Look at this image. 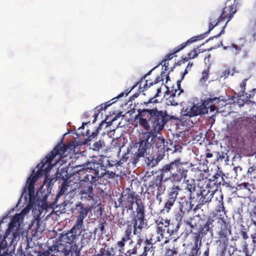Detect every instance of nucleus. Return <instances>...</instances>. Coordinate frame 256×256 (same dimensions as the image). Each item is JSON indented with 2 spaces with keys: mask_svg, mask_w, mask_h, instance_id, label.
<instances>
[{
  "mask_svg": "<svg viewBox=\"0 0 256 256\" xmlns=\"http://www.w3.org/2000/svg\"><path fill=\"white\" fill-rule=\"evenodd\" d=\"M184 162L179 158L164 165L159 170L166 177L165 181H170L174 184L180 182L187 176L188 170L184 167Z\"/></svg>",
  "mask_w": 256,
  "mask_h": 256,
  "instance_id": "f257e3e1",
  "label": "nucleus"
},
{
  "mask_svg": "<svg viewBox=\"0 0 256 256\" xmlns=\"http://www.w3.org/2000/svg\"><path fill=\"white\" fill-rule=\"evenodd\" d=\"M68 147V146L65 144L62 146L58 144L38 164L40 168L37 170L36 173L34 174V171L30 178H32L33 180L36 178L37 180L42 176H46L54 166L52 164V160L56 156H58V159L60 158L66 152Z\"/></svg>",
  "mask_w": 256,
  "mask_h": 256,
  "instance_id": "f03ea898",
  "label": "nucleus"
},
{
  "mask_svg": "<svg viewBox=\"0 0 256 256\" xmlns=\"http://www.w3.org/2000/svg\"><path fill=\"white\" fill-rule=\"evenodd\" d=\"M147 110L143 111L141 115L150 116L152 130L154 132L161 131L168 122L175 119L174 116H170L166 110H158L156 108H147Z\"/></svg>",
  "mask_w": 256,
  "mask_h": 256,
  "instance_id": "7ed1b4c3",
  "label": "nucleus"
},
{
  "mask_svg": "<svg viewBox=\"0 0 256 256\" xmlns=\"http://www.w3.org/2000/svg\"><path fill=\"white\" fill-rule=\"evenodd\" d=\"M74 168H77V172H82L84 171L85 175L84 179L81 180L83 184L84 182L86 183L90 182L94 183L98 180V177H100V169H102V166H98L97 162H91L88 164H80L78 163L72 166Z\"/></svg>",
  "mask_w": 256,
  "mask_h": 256,
  "instance_id": "20e7f679",
  "label": "nucleus"
},
{
  "mask_svg": "<svg viewBox=\"0 0 256 256\" xmlns=\"http://www.w3.org/2000/svg\"><path fill=\"white\" fill-rule=\"evenodd\" d=\"M151 136L152 132H142L138 142V152L133 154L132 160H130V162L136 164L139 162L140 158L147 156L148 152L149 153L150 150L152 148V143L150 142Z\"/></svg>",
  "mask_w": 256,
  "mask_h": 256,
  "instance_id": "39448f33",
  "label": "nucleus"
},
{
  "mask_svg": "<svg viewBox=\"0 0 256 256\" xmlns=\"http://www.w3.org/2000/svg\"><path fill=\"white\" fill-rule=\"evenodd\" d=\"M59 254H62L63 256H77V254H73L68 245L60 237L52 246L48 247L47 250L39 252L37 256H58Z\"/></svg>",
  "mask_w": 256,
  "mask_h": 256,
  "instance_id": "423d86ee",
  "label": "nucleus"
},
{
  "mask_svg": "<svg viewBox=\"0 0 256 256\" xmlns=\"http://www.w3.org/2000/svg\"><path fill=\"white\" fill-rule=\"evenodd\" d=\"M218 224V226L216 230V242L219 246H228L229 236L232 234V227L230 223L223 218H220Z\"/></svg>",
  "mask_w": 256,
  "mask_h": 256,
  "instance_id": "0eeeda50",
  "label": "nucleus"
},
{
  "mask_svg": "<svg viewBox=\"0 0 256 256\" xmlns=\"http://www.w3.org/2000/svg\"><path fill=\"white\" fill-rule=\"evenodd\" d=\"M84 218H77L73 227L69 232L62 234L60 236L62 240H64L65 242L68 245V246L72 249L73 254H77V256L79 254V251L78 250L77 245L74 243V240L76 238L78 230L82 228L84 226Z\"/></svg>",
  "mask_w": 256,
  "mask_h": 256,
  "instance_id": "6e6552de",
  "label": "nucleus"
},
{
  "mask_svg": "<svg viewBox=\"0 0 256 256\" xmlns=\"http://www.w3.org/2000/svg\"><path fill=\"white\" fill-rule=\"evenodd\" d=\"M162 63H159L157 66H154L153 68H152L150 70L148 73H146L145 75H144L140 80L136 84L134 85L132 87L130 88V90L132 91L133 89H134L138 84H139V90L140 92H143L144 90L147 89L148 88L150 87L154 84H156L162 81H164V78L166 79V83L168 82V80H170V78L169 75L168 74H166L164 72H162L160 74V76L157 77L154 81H152V80H146V78L148 76L150 75L152 72L156 68H158L159 66H160Z\"/></svg>",
  "mask_w": 256,
  "mask_h": 256,
  "instance_id": "1a4fd4ad",
  "label": "nucleus"
},
{
  "mask_svg": "<svg viewBox=\"0 0 256 256\" xmlns=\"http://www.w3.org/2000/svg\"><path fill=\"white\" fill-rule=\"evenodd\" d=\"M137 195L135 192L132 191L130 188H127L123 192L118 198V206L127 210H131L133 209L134 202H136Z\"/></svg>",
  "mask_w": 256,
  "mask_h": 256,
  "instance_id": "9d476101",
  "label": "nucleus"
},
{
  "mask_svg": "<svg viewBox=\"0 0 256 256\" xmlns=\"http://www.w3.org/2000/svg\"><path fill=\"white\" fill-rule=\"evenodd\" d=\"M236 6L234 4L231 6H226L222 10V13L218 17V21L222 22L226 20L224 25L222 26V28L218 34L216 36H211L209 38L206 42L213 40L214 38H216L220 36L224 32V28L226 26L227 23L232 18L234 14L236 12Z\"/></svg>",
  "mask_w": 256,
  "mask_h": 256,
  "instance_id": "9b49d317",
  "label": "nucleus"
},
{
  "mask_svg": "<svg viewBox=\"0 0 256 256\" xmlns=\"http://www.w3.org/2000/svg\"><path fill=\"white\" fill-rule=\"evenodd\" d=\"M207 113L206 108L202 104L200 106L194 104L188 110L187 108L184 111L182 112L180 115V119L184 120L187 118L198 116V115H202Z\"/></svg>",
  "mask_w": 256,
  "mask_h": 256,
  "instance_id": "f8f14e48",
  "label": "nucleus"
},
{
  "mask_svg": "<svg viewBox=\"0 0 256 256\" xmlns=\"http://www.w3.org/2000/svg\"><path fill=\"white\" fill-rule=\"evenodd\" d=\"M56 176L58 179L62 180L60 189L56 196V198H58L60 196L67 192L68 188L70 186L69 184L71 182L70 180L71 176L68 174V170L66 168H61L60 170H58Z\"/></svg>",
  "mask_w": 256,
  "mask_h": 256,
  "instance_id": "ddd939ff",
  "label": "nucleus"
},
{
  "mask_svg": "<svg viewBox=\"0 0 256 256\" xmlns=\"http://www.w3.org/2000/svg\"><path fill=\"white\" fill-rule=\"evenodd\" d=\"M182 188L179 186L173 184L168 192V198L164 204V210L168 212L171 208L174 206L177 199L178 192L181 191Z\"/></svg>",
  "mask_w": 256,
  "mask_h": 256,
  "instance_id": "4468645a",
  "label": "nucleus"
},
{
  "mask_svg": "<svg viewBox=\"0 0 256 256\" xmlns=\"http://www.w3.org/2000/svg\"><path fill=\"white\" fill-rule=\"evenodd\" d=\"M250 124V118L245 116H240L234 121L232 130L234 134H240L242 131L246 130Z\"/></svg>",
  "mask_w": 256,
  "mask_h": 256,
  "instance_id": "2eb2a0df",
  "label": "nucleus"
},
{
  "mask_svg": "<svg viewBox=\"0 0 256 256\" xmlns=\"http://www.w3.org/2000/svg\"><path fill=\"white\" fill-rule=\"evenodd\" d=\"M181 80H178L176 82V86H172L170 88L166 86V93L167 94H170V98L168 102V104H170L172 106L178 105V102L174 99L176 96H178L182 92H183V90L180 88Z\"/></svg>",
  "mask_w": 256,
  "mask_h": 256,
  "instance_id": "dca6fc26",
  "label": "nucleus"
},
{
  "mask_svg": "<svg viewBox=\"0 0 256 256\" xmlns=\"http://www.w3.org/2000/svg\"><path fill=\"white\" fill-rule=\"evenodd\" d=\"M214 192V189H210L206 186V189L202 190L200 194H198V204L194 209L200 208L202 206L210 202Z\"/></svg>",
  "mask_w": 256,
  "mask_h": 256,
  "instance_id": "f3484780",
  "label": "nucleus"
},
{
  "mask_svg": "<svg viewBox=\"0 0 256 256\" xmlns=\"http://www.w3.org/2000/svg\"><path fill=\"white\" fill-rule=\"evenodd\" d=\"M130 90H126L125 92H121L120 94H119L117 96L111 100H109L108 102H106L104 104H102L100 106H97L94 108V116H95V118L98 116V114L102 110H104L106 109V108L111 106L112 104L116 102L118 99L121 98L123 97L124 95L126 96L130 92ZM96 118L94 120V122Z\"/></svg>",
  "mask_w": 256,
  "mask_h": 256,
  "instance_id": "a211bd4d",
  "label": "nucleus"
},
{
  "mask_svg": "<svg viewBox=\"0 0 256 256\" xmlns=\"http://www.w3.org/2000/svg\"><path fill=\"white\" fill-rule=\"evenodd\" d=\"M150 142L152 143V146L154 144L160 154H162L164 156L166 151L168 150V148L165 147V140L161 134L158 136L157 134H152Z\"/></svg>",
  "mask_w": 256,
  "mask_h": 256,
  "instance_id": "6ab92c4d",
  "label": "nucleus"
},
{
  "mask_svg": "<svg viewBox=\"0 0 256 256\" xmlns=\"http://www.w3.org/2000/svg\"><path fill=\"white\" fill-rule=\"evenodd\" d=\"M144 110H148L147 108H139L138 110V114L135 116V120H138L140 124L146 130H152V125L150 122V116L148 117V119L147 120L146 116L141 115V113Z\"/></svg>",
  "mask_w": 256,
  "mask_h": 256,
  "instance_id": "aec40b11",
  "label": "nucleus"
},
{
  "mask_svg": "<svg viewBox=\"0 0 256 256\" xmlns=\"http://www.w3.org/2000/svg\"><path fill=\"white\" fill-rule=\"evenodd\" d=\"M130 224L133 226V234L136 235L141 233L142 228L147 226V222L145 217L132 218Z\"/></svg>",
  "mask_w": 256,
  "mask_h": 256,
  "instance_id": "412c9836",
  "label": "nucleus"
},
{
  "mask_svg": "<svg viewBox=\"0 0 256 256\" xmlns=\"http://www.w3.org/2000/svg\"><path fill=\"white\" fill-rule=\"evenodd\" d=\"M166 177L164 174L160 172V174L155 177V186L156 188V197L158 198V196L162 195L166 190V186L164 182H166L164 180Z\"/></svg>",
  "mask_w": 256,
  "mask_h": 256,
  "instance_id": "4be33fe9",
  "label": "nucleus"
},
{
  "mask_svg": "<svg viewBox=\"0 0 256 256\" xmlns=\"http://www.w3.org/2000/svg\"><path fill=\"white\" fill-rule=\"evenodd\" d=\"M91 210V207L85 208L81 202H79L75 205L73 212L76 218L84 219Z\"/></svg>",
  "mask_w": 256,
  "mask_h": 256,
  "instance_id": "5701e85b",
  "label": "nucleus"
},
{
  "mask_svg": "<svg viewBox=\"0 0 256 256\" xmlns=\"http://www.w3.org/2000/svg\"><path fill=\"white\" fill-rule=\"evenodd\" d=\"M223 181L222 185H224V181L222 176H221L219 174H216L212 178L209 180L208 183L206 184L208 188L210 189H214L215 192L218 190L222 182Z\"/></svg>",
  "mask_w": 256,
  "mask_h": 256,
  "instance_id": "b1692460",
  "label": "nucleus"
},
{
  "mask_svg": "<svg viewBox=\"0 0 256 256\" xmlns=\"http://www.w3.org/2000/svg\"><path fill=\"white\" fill-rule=\"evenodd\" d=\"M164 223L165 225L164 227L167 228V233L169 234L170 236L176 235L182 224V222L175 220H172V222L170 223V220H166Z\"/></svg>",
  "mask_w": 256,
  "mask_h": 256,
  "instance_id": "393cba45",
  "label": "nucleus"
},
{
  "mask_svg": "<svg viewBox=\"0 0 256 256\" xmlns=\"http://www.w3.org/2000/svg\"><path fill=\"white\" fill-rule=\"evenodd\" d=\"M18 234L16 232L6 230L4 238L0 242L6 248L10 246L16 240Z\"/></svg>",
  "mask_w": 256,
  "mask_h": 256,
  "instance_id": "a878e982",
  "label": "nucleus"
},
{
  "mask_svg": "<svg viewBox=\"0 0 256 256\" xmlns=\"http://www.w3.org/2000/svg\"><path fill=\"white\" fill-rule=\"evenodd\" d=\"M20 215L16 214L12 217L11 222L9 224L7 230L10 232H16L18 234V230L20 228Z\"/></svg>",
  "mask_w": 256,
  "mask_h": 256,
  "instance_id": "bb28decb",
  "label": "nucleus"
},
{
  "mask_svg": "<svg viewBox=\"0 0 256 256\" xmlns=\"http://www.w3.org/2000/svg\"><path fill=\"white\" fill-rule=\"evenodd\" d=\"M152 238H146V241L144 242V245L142 246L144 249V252L140 255V256H146L148 254V252H152L154 251V243L152 242Z\"/></svg>",
  "mask_w": 256,
  "mask_h": 256,
  "instance_id": "cd10ccee",
  "label": "nucleus"
},
{
  "mask_svg": "<svg viewBox=\"0 0 256 256\" xmlns=\"http://www.w3.org/2000/svg\"><path fill=\"white\" fill-rule=\"evenodd\" d=\"M163 156L159 154L156 158L154 156H148L145 161L148 168H154L162 159Z\"/></svg>",
  "mask_w": 256,
  "mask_h": 256,
  "instance_id": "c85d7f7f",
  "label": "nucleus"
},
{
  "mask_svg": "<svg viewBox=\"0 0 256 256\" xmlns=\"http://www.w3.org/2000/svg\"><path fill=\"white\" fill-rule=\"evenodd\" d=\"M145 206L144 204L142 203H138L136 202V210L133 213L132 218H142L143 217H145Z\"/></svg>",
  "mask_w": 256,
  "mask_h": 256,
  "instance_id": "c756f323",
  "label": "nucleus"
},
{
  "mask_svg": "<svg viewBox=\"0 0 256 256\" xmlns=\"http://www.w3.org/2000/svg\"><path fill=\"white\" fill-rule=\"evenodd\" d=\"M235 102L240 106L242 107L244 106L245 104H252L253 105L256 104V102L249 99L245 98L244 94H237L236 100Z\"/></svg>",
  "mask_w": 256,
  "mask_h": 256,
  "instance_id": "7c9ffc66",
  "label": "nucleus"
},
{
  "mask_svg": "<svg viewBox=\"0 0 256 256\" xmlns=\"http://www.w3.org/2000/svg\"><path fill=\"white\" fill-rule=\"evenodd\" d=\"M193 234L194 245L192 248L200 250V248L202 246V238L204 236L198 232L194 233Z\"/></svg>",
  "mask_w": 256,
  "mask_h": 256,
  "instance_id": "2f4dec72",
  "label": "nucleus"
},
{
  "mask_svg": "<svg viewBox=\"0 0 256 256\" xmlns=\"http://www.w3.org/2000/svg\"><path fill=\"white\" fill-rule=\"evenodd\" d=\"M81 192L82 194H85L86 198H92L94 197L92 184L90 182L86 183V185L82 188Z\"/></svg>",
  "mask_w": 256,
  "mask_h": 256,
  "instance_id": "473e14b6",
  "label": "nucleus"
},
{
  "mask_svg": "<svg viewBox=\"0 0 256 256\" xmlns=\"http://www.w3.org/2000/svg\"><path fill=\"white\" fill-rule=\"evenodd\" d=\"M213 222V220L210 217H208L206 223L202 226L198 232L202 234L204 236H205L208 232L212 228V224Z\"/></svg>",
  "mask_w": 256,
  "mask_h": 256,
  "instance_id": "72a5a7b5",
  "label": "nucleus"
},
{
  "mask_svg": "<svg viewBox=\"0 0 256 256\" xmlns=\"http://www.w3.org/2000/svg\"><path fill=\"white\" fill-rule=\"evenodd\" d=\"M98 166H102V169H100V177L106 176V178H114L116 176V171L114 172L111 171H106V166H104V165L101 164V163H98Z\"/></svg>",
  "mask_w": 256,
  "mask_h": 256,
  "instance_id": "f704fd0d",
  "label": "nucleus"
},
{
  "mask_svg": "<svg viewBox=\"0 0 256 256\" xmlns=\"http://www.w3.org/2000/svg\"><path fill=\"white\" fill-rule=\"evenodd\" d=\"M36 182V178L33 180L32 178H28L27 180L28 194L30 198H32L34 196V184Z\"/></svg>",
  "mask_w": 256,
  "mask_h": 256,
  "instance_id": "c9c22d12",
  "label": "nucleus"
},
{
  "mask_svg": "<svg viewBox=\"0 0 256 256\" xmlns=\"http://www.w3.org/2000/svg\"><path fill=\"white\" fill-rule=\"evenodd\" d=\"M223 48L225 50H228L229 52L234 55H237L242 50V46L236 44H232L228 46H224Z\"/></svg>",
  "mask_w": 256,
  "mask_h": 256,
  "instance_id": "e433bc0d",
  "label": "nucleus"
},
{
  "mask_svg": "<svg viewBox=\"0 0 256 256\" xmlns=\"http://www.w3.org/2000/svg\"><path fill=\"white\" fill-rule=\"evenodd\" d=\"M208 34H205V32L200 35L193 36L188 40L186 42L182 43L183 45L182 48H186V46H189L190 44L196 42L198 40H202Z\"/></svg>",
  "mask_w": 256,
  "mask_h": 256,
  "instance_id": "4c0bfd02",
  "label": "nucleus"
},
{
  "mask_svg": "<svg viewBox=\"0 0 256 256\" xmlns=\"http://www.w3.org/2000/svg\"><path fill=\"white\" fill-rule=\"evenodd\" d=\"M212 49V48H211L210 49L201 50L199 48L198 46L196 48H194V50L188 53L187 55L188 57H190V60L194 59L197 57L199 54L204 52L206 50L210 51Z\"/></svg>",
  "mask_w": 256,
  "mask_h": 256,
  "instance_id": "58836bf2",
  "label": "nucleus"
},
{
  "mask_svg": "<svg viewBox=\"0 0 256 256\" xmlns=\"http://www.w3.org/2000/svg\"><path fill=\"white\" fill-rule=\"evenodd\" d=\"M182 45H183V44H181L179 45L177 47L175 48L172 50V51H173L170 54H168L165 56L164 60L168 61L169 60H170L174 57L176 56V54L177 52H179L181 51L183 49H184L185 48H182Z\"/></svg>",
  "mask_w": 256,
  "mask_h": 256,
  "instance_id": "ea45409f",
  "label": "nucleus"
},
{
  "mask_svg": "<svg viewBox=\"0 0 256 256\" xmlns=\"http://www.w3.org/2000/svg\"><path fill=\"white\" fill-rule=\"evenodd\" d=\"M104 124V121H102L101 123L99 124V126L97 128V129L94 132H92L91 134H90V132L89 130L86 131V136H88V139L90 141L92 140L99 133V130L102 128V125Z\"/></svg>",
  "mask_w": 256,
  "mask_h": 256,
  "instance_id": "a19ab883",
  "label": "nucleus"
},
{
  "mask_svg": "<svg viewBox=\"0 0 256 256\" xmlns=\"http://www.w3.org/2000/svg\"><path fill=\"white\" fill-rule=\"evenodd\" d=\"M192 205L190 202L185 200L181 204L180 208V211H182L186 213L192 210Z\"/></svg>",
  "mask_w": 256,
  "mask_h": 256,
  "instance_id": "79ce46f5",
  "label": "nucleus"
},
{
  "mask_svg": "<svg viewBox=\"0 0 256 256\" xmlns=\"http://www.w3.org/2000/svg\"><path fill=\"white\" fill-rule=\"evenodd\" d=\"M132 230H134V228L132 224H128L124 232V235L122 238L126 240H130Z\"/></svg>",
  "mask_w": 256,
  "mask_h": 256,
  "instance_id": "37998d69",
  "label": "nucleus"
},
{
  "mask_svg": "<svg viewBox=\"0 0 256 256\" xmlns=\"http://www.w3.org/2000/svg\"><path fill=\"white\" fill-rule=\"evenodd\" d=\"M220 101V97H214V98L209 97L206 100H204L203 102L202 103V104L206 108V106H208L210 104H218Z\"/></svg>",
  "mask_w": 256,
  "mask_h": 256,
  "instance_id": "c03bdc74",
  "label": "nucleus"
},
{
  "mask_svg": "<svg viewBox=\"0 0 256 256\" xmlns=\"http://www.w3.org/2000/svg\"><path fill=\"white\" fill-rule=\"evenodd\" d=\"M128 240L122 238L120 240H118L116 243L117 248H118V252L120 254H123L124 252V246L126 242Z\"/></svg>",
  "mask_w": 256,
  "mask_h": 256,
  "instance_id": "a18cd8bd",
  "label": "nucleus"
},
{
  "mask_svg": "<svg viewBox=\"0 0 256 256\" xmlns=\"http://www.w3.org/2000/svg\"><path fill=\"white\" fill-rule=\"evenodd\" d=\"M238 188L239 190L246 189L248 190V192H252V189H254V185L250 184L248 182H244L239 184L238 186Z\"/></svg>",
  "mask_w": 256,
  "mask_h": 256,
  "instance_id": "49530a36",
  "label": "nucleus"
},
{
  "mask_svg": "<svg viewBox=\"0 0 256 256\" xmlns=\"http://www.w3.org/2000/svg\"><path fill=\"white\" fill-rule=\"evenodd\" d=\"M246 174L250 178H256V163L248 168Z\"/></svg>",
  "mask_w": 256,
  "mask_h": 256,
  "instance_id": "de8ad7c7",
  "label": "nucleus"
},
{
  "mask_svg": "<svg viewBox=\"0 0 256 256\" xmlns=\"http://www.w3.org/2000/svg\"><path fill=\"white\" fill-rule=\"evenodd\" d=\"M106 247V245L104 244V248H100L99 253L96 254L98 256H115L114 254H112L110 251L108 250V249L106 250L105 248Z\"/></svg>",
  "mask_w": 256,
  "mask_h": 256,
  "instance_id": "09e8293b",
  "label": "nucleus"
},
{
  "mask_svg": "<svg viewBox=\"0 0 256 256\" xmlns=\"http://www.w3.org/2000/svg\"><path fill=\"white\" fill-rule=\"evenodd\" d=\"M106 146V144L103 140H100L93 144V150H99L100 149L104 148Z\"/></svg>",
  "mask_w": 256,
  "mask_h": 256,
  "instance_id": "8fccbe9b",
  "label": "nucleus"
},
{
  "mask_svg": "<svg viewBox=\"0 0 256 256\" xmlns=\"http://www.w3.org/2000/svg\"><path fill=\"white\" fill-rule=\"evenodd\" d=\"M127 140L126 139L122 136H120L116 140V146H118L120 150V149L124 146Z\"/></svg>",
  "mask_w": 256,
  "mask_h": 256,
  "instance_id": "3c124183",
  "label": "nucleus"
},
{
  "mask_svg": "<svg viewBox=\"0 0 256 256\" xmlns=\"http://www.w3.org/2000/svg\"><path fill=\"white\" fill-rule=\"evenodd\" d=\"M166 228L164 227V226H156V232L159 235L158 237V241H160L161 239L163 238L164 232Z\"/></svg>",
  "mask_w": 256,
  "mask_h": 256,
  "instance_id": "603ef678",
  "label": "nucleus"
},
{
  "mask_svg": "<svg viewBox=\"0 0 256 256\" xmlns=\"http://www.w3.org/2000/svg\"><path fill=\"white\" fill-rule=\"evenodd\" d=\"M196 189V184L194 182H189L188 181L186 183V190L190 192V196L191 198L192 192L195 190Z\"/></svg>",
  "mask_w": 256,
  "mask_h": 256,
  "instance_id": "864d4df0",
  "label": "nucleus"
},
{
  "mask_svg": "<svg viewBox=\"0 0 256 256\" xmlns=\"http://www.w3.org/2000/svg\"><path fill=\"white\" fill-rule=\"evenodd\" d=\"M247 80H248V79L245 78V79L243 80L242 83L240 84V90H238V94L244 95V94Z\"/></svg>",
  "mask_w": 256,
  "mask_h": 256,
  "instance_id": "5fc2aeb1",
  "label": "nucleus"
},
{
  "mask_svg": "<svg viewBox=\"0 0 256 256\" xmlns=\"http://www.w3.org/2000/svg\"><path fill=\"white\" fill-rule=\"evenodd\" d=\"M220 198H221V200L218 201V204L217 206L216 210L217 212H224V214H226L224 204L222 201V200H223L222 196H220Z\"/></svg>",
  "mask_w": 256,
  "mask_h": 256,
  "instance_id": "6e6d98bb",
  "label": "nucleus"
},
{
  "mask_svg": "<svg viewBox=\"0 0 256 256\" xmlns=\"http://www.w3.org/2000/svg\"><path fill=\"white\" fill-rule=\"evenodd\" d=\"M8 250L6 246L2 244V242L0 243V256H10L8 252Z\"/></svg>",
  "mask_w": 256,
  "mask_h": 256,
  "instance_id": "4d7b16f0",
  "label": "nucleus"
},
{
  "mask_svg": "<svg viewBox=\"0 0 256 256\" xmlns=\"http://www.w3.org/2000/svg\"><path fill=\"white\" fill-rule=\"evenodd\" d=\"M154 98H150L148 102H144V104H142V106H144V108H154V106H150L149 104H152V105H154V103H156L158 102L157 100H154Z\"/></svg>",
  "mask_w": 256,
  "mask_h": 256,
  "instance_id": "13d9d810",
  "label": "nucleus"
},
{
  "mask_svg": "<svg viewBox=\"0 0 256 256\" xmlns=\"http://www.w3.org/2000/svg\"><path fill=\"white\" fill-rule=\"evenodd\" d=\"M129 154V152H128L127 153L124 154L122 157V158L118 160V163L117 164L118 165H120V166H122V164H124V162H126L128 160L129 156H128V154Z\"/></svg>",
  "mask_w": 256,
  "mask_h": 256,
  "instance_id": "bf43d9fd",
  "label": "nucleus"
},
{
  "mask_svg": "<svg viewBox=\"0 0 256 256\" xmlns=\"http://www.w3.org/2000/svg\"><path fill=\"white\" fill-rule=\"evenodd\" d=\"M193 65L194 63L192 62H189L188 63L187 66L182 76L181 80H180L182 81L184 78V76L188 73V71L190 70Z\"/></svg>",
  "mask_w": 256,
  "mask_h": 256,
  "instance_id": "052dcab7",
  "label": "nucleus"
},
{
  "mask_svg": "<svg viewBox=\"0 0 256 256\" xmlns=\"http://www.w3.org/2000/svg\"><path fill=\"white\" fill-rule=\"evenodd\" d=\"M234 73V68H228L224 72V78H228L229 76H233Z\"/></svg>",
  "mask_w": 256,
  "mask_h": 256,
  "instance_id": "680f3d73",
  "label": "nucleus"
},
{
  "mask_svg": "<svg viewBox=\"0 0 256 256\" xmlns=\"http://www.w3.org/2000/svg\"><path fill=\"white\" fill-rule=\"evenodd\" d=\"M137 240H136V245H138L139 247L140 246H142L144 244V242L146 241V239L142 236L138 235V234H136Z\"/></svg>",
  "mask_w": 256,
  "mask_h": 256,
  "instance_id": "e2e57ef3",
  "label": "nucleus"
},
{
  "mask_svg": "<svg viewBox=\"0 0 256 256\" xmlns=\"http://www.w3.org/2000/svg\"><path fill=\"white\" fill-rule=\"evenodd\" d=\"M185 214L182 211H180V210L178 212H176L175 214L176 216V220H175L180 222H182V219L184 217V215Z\"/></svg>",
  "mask_w": 256,
  "mask_h": 256,
  "instance_id": "0e129e2a",
  "label": "nucleus"
},
{
  "mask_svg": "<svg viewBox=\"0 0 256 256\" xmlns=\"http://www.w3.org/2000/svg\"><path fill=\"white\" fill-rule=\"evenodd\" d=\"M166 256H180V254H178V252L176 250H171L168 249L166 250Z\"/></svg>",
  "mask_w": 256,
  "mask_h": 256,
  "instance_id": "69168bd1",
  "label": "nucleus"
},
{
  "mask_svg": "<svg viewBox=\"0 0 256 256\" xmlns=\"http://www.w3.org/2000/svg\"><path fill=\"white\" fill-rule=\"evenodd\" d=\"M125 256H132V255H136L137 254V249L134 248L132 249L129 250L126 252L124 253Z\"/></svg>",
  "mask_w": 256,
  "mask_h": 256,
  "instance_id": "338daca9",
  "label": "nucleus"
},
{
  "mask_svg": "<svg viewBox=\"0 0 256 256\" xmlns=\"http://www.w3.org/2000/svg\"><path fill=\"white\" fill-rule=\"evenodd\" d=\"M200 251L198 250L191 248L190 252L188 254V256H200Z\"/></svg>",
  "mask_w": 256,
  "mask_h": 256,
  "instance_id": "774afa93",
  "label": "nucleus"
}]
</instances>
